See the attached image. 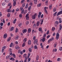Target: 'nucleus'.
Segmentation results:
<instances>
[{
  "label": "nucleus",
  "mask_w": 62,
  "mask_h": 62,
  "mask_svg": "<svg viewBox=\"0 0 62 62\" xmlns=\"http://www.w3.org/2000/svg\"><path fill=\"white\" fill-rule=\"evenodd\" d=\"M62 14V11H61L59 12L57 14V16H58L60 14Z\"/></svg>",
  "instance_id": "obj_1"
},
{
  "label": "nucleus",
  "mask_w": 62,
  "mask_h": 62,
  "mask_svg": "<svg viewBox=\"0 0 62 62\" xmlns=\"http://www.w3.org/2000/svg\"><path fill=\"white\" fill-rule=\"evenodd\" d=\"M56 36V39H58L59 38V33H57Z\"/></svg>",
  "instance_id": "obj_2"
},
{
  "label": "nucleus",
  "mask_w": 62,
  "mask_h": 62,
  "mask_svg": "<svg viewBox=\"0 0 62 62\" xmlns=\"http://www.w3.org/2000/svg\"><path fill=\"white\" fill-rule=\"evenodd\" d=\"M5 47H6L5 46L3 47L2 48V53H3L4 52V50H5Z\"/></svg>",
  "instance_id": "obj_3"
},
{
  "label": "nucleus",
  "mask_w": 62,
  "mask_h": 62,
  "mask_svg": "<svg viewBox=\"0 0 62 62\" xmlns=\"http://www.w3.org/2000/svg\"><path fill=\"white\" fill-rule=\"evenodd\" d=\"M8 35L7 34L5 33L4 34V35L3 36V38L4 39H6L7 37V36Z\"/></svg>",
  "instance_id": "obj_4"
},
{
  "label": "nucleus",
  "mask_w": 62,
  "mask_h": 62,
  "mask_svg": "<svg viewBox=\"0 0 62 62\" xmlns=\"http://www.w3.org/2000/svg\"><path fill=\"white\" fill-rule=\"evenodd\" d=\"M46 7H45L44 8V9H45V12L46 14H48V13H47V10L46 9Z\"/></svg>",
  "instance_id": "obj_5"
},
{
  "label": "nucleus",
  "mask_w": 62,
  "mask_h": 62,
  "mask_svg": "<svg viewBox=\"0 0 62 62\" xmlns=\"http://www.w3.org/2000/svg\"><path fill=\"white\" fill-rule=\"evenodd\" d=\"M40 23V22L39 21H38L36 23V26H39V23Z\"/></svg>",
  "instance_id": "obj_6"
},
{
  "label": "nucleus",
  "mask_w": 62,
  "mask_h": 62,
  "mask_svg": "<svg viewBox=\"0 0 62 62\" xmlns=\"http://www.w3.org/2000/svg\"><path fill=\"white\" fill-rule=\"evenodd\" d=\"M31 29L30 28H29L28 30V32L29 33H30L31 31Z\"/></svg>",
  "instance_id": "obj_7"
},
{
  "label": "nucleus",
  "mask_w": 62,
  "mask_h": 62,
  "mask_svg": "<svg viewBox=\"0 0 62 62\" xmlns=\"http://www.w3.org/2000/svg\"><path fill=\"white\" fill-rule=\"evenodd\" d=\"M34 44H36L37 45H38L39 44L38 43V42L36 41H34Z\"/></svg>",
  "instance_id": "obj_8"
},
{
  "label": "nucleus",
  "mask_w": 62,
  "mask_h": 62,
  "mask_svg": "<svg viewBox=\"0 0 62 62\" xmlns=\"http://www.w3.org/2000/svg\"><path fill=\"white\" fill-rule=\"evenodd\" d=\"M22 31L23 33H24V32L26 33L27 31V30L26 29H25L23 31Z\"/></svg>",
  "instance_id": "obj_9"
},
{
  "label": "nucleus",
  "mask_w": 62,
  "mask_h": 62,
  "mask_svg": "<svg viewBox=\"0 0 62 62\" xmlns=\"http://www.w3.org/2000/svg\"><path fill=\"white\" fill-rule=\"evenodd\" d=\"M31 44V40H29L28 41V44L29 45Z\"/></svg>",
  "instance_id": "obj_10"
},
{
  "label": "nucleus",
  "mask_w": 62,
  "mask_h": 62,
  "mask_svg": "<svg viewBox=\"0 0 62 62\" xmlns=\"http://www.w3.org/2000/svg\"><path fill=\"white\" fill-rule=\"evenodd\" d=\"M27 57H25V60L24 61V62H27Z\"/></svg>",
  "instance_id": "obj_11"
},
{
  "label": "nucleus",
  "mask_w": 62,
  "mask_h": 62,
  "mask_svg": "<svg viewBox=\"0 0 62 62\" xmlns=\"http://www.w3.org/2000/svg\"><path fill=\"white\" fill-rule=\"evenodd\" d=\"M10 55H9L8 56H7L6 57V59H8V58H10Z\"/></svg>",
  "instance_id": "obj_12"
},
{
  "label": "nucleus",
  "mask_w": 62,
  "mask_h": 62,
  "mask_svg": "<svg viewBox=\"0 0 62 62\" xmlns=\"http://www.w3.org/2000/svg\"><path fill=\"white\" fill-rule=\"evenodd\" d=\"M28 4L27 3L25 6V8L26 9L27 8H28Z\"/></svg>",
  "instance_id": "obj_13"
},
{
  "label": "nucleus",
  "mask_w": 62,
  "mask_h": 62,
  "mask_svg": "<svg viewBox=\"0 0 62 62\" xmlns=\"http://www.w3.org/2000/svg\"><path fill=\"white\" fill-rule=\"evenodd\" d=\"M11 39V37H9L7 39V41H8H8H9Z\"/></svg>",
  "instance_id": "obj_14"
},
{
  "label": "nucleus",
  "mask_w": 62,
  "mask_h": 62,
  "mask_svg": "<svg viewBox=\"0 0 62 62\" xmlns=\"http://www.w3.org/2000/svg\"><path fill=\"white\" fill-rule=\"evenodd\" d=\"M36 16H35L34 15L32 17V19H36Z\"/></svg>",
  "instance_id": "obj_15"
},
{
  "label": "nucleus",
  "mask_w": 62,
  "mask_h": 62,
  "mask_svg": "<svg viewBox=\"0 0 62 62\" xmlns=\"http://www.w3.org/2000/svg\"><path fill=\"white\" fill-rule=\"evenodd\" d=\"M16 5V1H14V2L13 4V6H15Z\"/></svg>",
  "instance_id": "obj_16"
},
{
  "label": "nucleus",
  "mask_w": 62,
  "mask_h": 62,
  "mask_svg": "<svg viewBox=\"0 0 62 62\" xmlns=\"http://www.w3.org/2000/svg\"><path fill=\"white\" fill-rule=\"evenodd\" d=\"M45 38H43L42 39V41L43 42H44V41H45Z\"/></svg>",
  "instance_id": "obj_17"
},
{
  "label": "nucleus",
  "mask_w": 62,
  "mask_h": 62,
  "mask_svg": "<svg viewBox=\"0 0 62 62\" xmlns=\"http://www.w3.org/2000/svg\"><path fill=\"white\" fill-rule=\"evenodd\" d=\"M10 11H11V10H10V9L9 8V9H8V11H7L8 12V13L9 12H10Z\"/></svg>",
  "instance_id": "obj_18"
},
{
  "label": "nucleus",
  "mask_w": 62,
  "mask_h": 62,
  "mask_svg": "<svg viewBox=\"0 0 62 62\" xmlns=\"http://www.w3.org/2000/svg\"><path fill=\"white\" fill-rule=\"evenodd\" d=\"M52 5L51 4L49 6V8L50 9H52Z\"/></svg>",
  "instance_id": "obj_19"
},
{
  "label": "nucleus",
  "mask_w": 62,
  "mask_h": 62,
  "mask_svg": "<svg viewBox=\"0 0 62 62\" xmlns=\"http://www.w3.org/2000/svg\"><path fill=\"white\" fill-rule=\"evenodd\" d=\"M35 4H37V1L36 0H33Z\"/></svg>",
  "instance_id": "obj_20"
},
{
  "label": "nucleus",
  "mask_w": 62,
  "mask_h": 62,
  "mask_svg": "<svg viewBox=\"0 0 62 62\" xmlns=\"http://www.w3.org/2000/svg\"><path fill=\"white\" fill-rule=\"evenodd\" d=\"M39 31H42V28L40 27L39 28Z\"/></svg>",
  "instance_id": "obj_21"
},
{
  "label": "nucleus",
  "mask_w": 62,
  "mask_h": 62,
  "mask_svg": "<svg viewBox=\"0 0 62 62\" xmlns=\"http://www.w3.org/2000/svg\"><path fill=\"white\" fill-rule=\"evenodd\" d=\"M22 23H20L19 24L18 26L19 27H21V26H22Z\"/></svg>",
  "instance_id": "obj_22"
},
{
  "label": "nucleus",
  "mask_w": 62,
  "mask_h": 62,
  "mask_svg": "<svg viewBox=\"0 0 62 62\" xmlns=\"http://www.w3.org/2000/svg\"><path fill=\"white\" fill-rule=\"evenodd\" d=\"M14 27H12L11 29V31H12L13 30V29H14Z\"/></svg>",
  "instance_id": "obj_23"
},
{
  "label": "nucleus",
  "mask_w": 62,
  "mask_h": 62,
  "mask_svg": "<svg viewBox=\"0 0 62 62\" xmlns=\"http://www.w3.org/2000/svg\"><path fill=\"white\" fill-rule=\"evenodd\" d=\"M13 46V43H11L10 45V47H11Z\"/></svg>",
  "instance_id": "obj_24"
},
{
  "label": "nucleus",
  "mask_w": 62,
  "mask_h": 62,
  "mask_svg": "<svg viewBox=\"0 0 62 62\" xmlns=\"http://www.w3.org/2000/svg\"><path fill=\"white\" fill-rule=\"evenodd\" d=\"M61 60V58H58L57 59V61H59Z\"/></svg>",
  "instance_id": "obj_25"
},
{
  "label": "nucleus",
  "mask_w": 62,
  "mask_h": 62,
  "mask_svg": "<svg viewBox=\"0 0 62 62\" xmlns=\"http://www.w3.org/2000/svg\"><path fill=\"white\" fill-rule=\"evenodd\" d=\"M24 40L23 41H24V42H25V41H26V40H27V39L26 38H24Z\"/></svg>",
  "instance_id": "obj_26"
},
{
  "label": "nucleus",
  "mask_w": 62,
  "mask_h": 62,
  "mask_svg": "<svg viewBox=\"0 0 62 62\" xmlns=\"http://www.w3.org/2000/svg\"><path fill=\"white\" fill-rule=\"evenodd\" d=\"M31 6H30L28 8V9L29 10H31Z\"/></svg>",
  "instance_id": "obj_27"
},
{
  "label": "nucleus",
  "mask_w": 62,
  "mask_h": 62,
  "mask_svg": "<svg viewBox=\"0 0 62 62\" xmlns=\"http://www.w3.org/2000/svg\"><path fill=\"white\" fill-rule=\"evenodd\" d=\"M16 19H15L14 20V22H13L14 24H15V23H16Z\"/></svg>",
  "instance_id": "obj_28"
},
{
  "label": "nucleus",
  "mask_w": 62,
  "mask_h": 62,
  "mask_svg": "<svg viewBox=\"0 0 62 62\" xmlns=\"http://www.w3.org/2000/svg\"><path fill=\"white\" fill-rule=\"evenodd\" d=\"M54 30H55V28L54 27H53L52 28V31H54Z\"/></svg>",
  "instance_id": "obj_29"
},
{
  "label": "nucleus",
  "mask_w": 62,
  "mask_h": 62,
  "mask_svg": "<svg viewBox=\"0 0 62 62\" xmlns=\"http://www.w3.org/2000/svg\"><path fill=\"white\" fill-rule=\"evenodd\" d=\"M39 58V56H36V60L37 61V60H38V59Z\"/></svg>",
  "instance_id": "obj_30"
},
{
  "label": "nucleus",
  "mask_w": 62,
  "mask_h": 62,
  "mask_svg": "<svg viewBox=\"0 0 62 62\" xmlns=\"http://www.w3.org/2000/svg\"><path fill=\"white\" fill-rule=\"evenodd\" d=\"M5 1L6 2L8 3V2H9V0H5Z\"/></svg>",
  "instance_id": "obj_31"
},
{
  "label": "nucleus",
  "mask_w": 62,
  "mask_h": 62,
  "mask_svg": "<svg viewBox=\"0 0 62 62\" xmlns=\"http://www.w3.org/2000/svg\"><path fill=\"white\" fill-rule=\"evenodd\" d=\"M13 56L14 58H15L16 57V55H15V54H13Z\"/></svg>",
  "instance_id": "obj_32"
},
{
  "label": "nucleus",
  "mask_w": 62,
  "mask_h": 62,
  "mask_svg": "<svg viewBox=\"0 0 62 62\" xmlns=\"http://www.w3.org/2000/svg\"><path fill=\"white\" fill-rule=\"evenodd\" d=\"M43 20H44V19H43L41 21V22L40 24H42V23H43Z\"/></svg>",
  "instance_id": "obj_33"
},
{
  "label": "nucleus",
  "mask_w": 62,
  "mask_h": 62,
  "mask_svg": "<svg viewBox=\"0 0 62 62\" xmlns=\"http://www.w3.org/2000/svg\"><path fill=\"white\" fill-rule=\"evenodd\" d=\"M29 51L30 52H32V49L31 48H30L29 49Z\"/></svg>",
  "instance_id": "obj_34"
},
{
  "label": "nucleus",
  "mask_w": 62,
  "mask_h": 62,
  "mask_svg": "<svg viewBox=\"0 0 62 62\" xmlns=\"http://www.w3.org/2000/svg\"><path fill=\"white\" fill-rule=\"evenodd\" d=\"M34 48L35 49H37V46H36V45H35L34 46Z\"/></svg>",
  "instance_id": "obj_35"
},
{
  "label": "nucleus",
  "mask_w": 62,
  "mask_h": 62,
  "mask_svg": "<svg viewBox=\"0 0 62 62\" xmlns=\"http://www.w3.org/2000/svg\"><path fill=\"white\" fill-rule=\"evenodd\" d=\"M3 23H0V26H3Z\"/></svg>",
  "instance_id": "obj_36"
},
{
  "label": "nucleus",
  "mask_w": 62,
  "mask_h": 62,
  "mask_svg": "<svg viewBox=\"0 0 62 62\" xmlns=\"http://www.w3.org/2000/svg\"><path fill=\"white\" fill-rule=\"evenodd\" d=\"M46 33H45L44 35H43V38H45V37H46Z\"/></svg>",
  "instance_id": "obj_37"
},
{
  "label": "nucleus",
  "mask_w": 62,
  "mask_h": 62,
  "mask_svg": "<svg viewBox=\"0 0 62 62\" xmlns=\"http://www.w3.org/2000/svg\"><path fill=\"white\" fill-rule=\"evenodd\" d=\"M57 13V12H56L55 13H54V16H55L56 15V14Z\"/></svg>",
  "instance_id": "obj_38"
},
{
  "label": "nucleus",
  "mask_w": 62,
  "mask_h": 62,
  "mask_svg": "<svg viewBox=\"0 0 62 62\" xmlns=\"http://www.w3.org/2000/svg\"><path fill=\"white\" fill-rule=\"evenodd\" d=\"M49 33V31L48 30L47 31L46 33V35H48Z\"/></svg>",
  "instance_id": "obj_39"
},
{
  "label": "nucleus",
  "mask_w": 62,
  "mask_h": 62,
  "mask_svg": "<svg viewBox=\"0 0 62 62\" xmlns=\"http://www.w3.org/2000/svg\"><path fill=\"white\" fill-rule=\"evenodd\" d=\"M30 56V54H28L27 56V58H29V56Z\"/></svg>",
  "instance_id": "obj_40"
},
{
  "label": "nucleus",
  "mask_w": 62,
  "mask_h": 62,
  "mask_svg": "<svg viewBox=\"0 0 62 62\" xmlns=\"http://www.w3.org/2000/svg\"><path fill=\"white\" fill-rule=\"evenodd\" d=\"M41 4H39L38 5H37V7H40L41 6Z\"/></svg>",
  "instance_id": "obj_41"
},
{
  "label": "nucleus",
  "mask_w": 62,
  "mask_h": 62,
  "mask_svg": "<svg viewBox=\"0 0 62 62\" xmlns=\"http://www.w3.org/2000/svg\"><path fill=\"white\" fill-rule=\"evenodd\" d=\"M56 10V9L55 8H54L53 9V11L54 12H55Z\"/></svg>",
  "instance_id": "obj_42"
},
{
  "label": "nucleus",
  "mask_w": 62,
  "mask_h": 62,
  "mask_svg": "<svg viewBox=\"0 0 62 62\" xmlns=\"http://www.w3.org/2000/svg\"><path fill=\"white\" fill-rule=\"evenodd\" d=\"M20 10V9H19V8H17V9H16V11H19Z\"/></svg>",
  "instance_id": "obj_43"
},
{
  "label": "nucleus",
  "mask_w": 62,
  "mask_h": 62,
  "mask_svg": "<svg viewBox=\"0 0 62 62\" xmlns=\"http://www.w3.org/2000/svg\"><path fill=\"white\" fill-rule=\"evenodd\" d=\"M25 3H24L22 4V7H25Z\"/></svg>",
  "instance_id": "obj_44"
},
{
  "label": "nucleus",
  "mask_w": 62,
  "mask_h": 62,
  "mask_svg": "<svg viewBox=\"0 0 62 62\" xmlns=\"http://www.w3.org/2000/svg\"><path fill=\"white\" fill-rule=\"evenodd\" d=\"M25 43H23L22 45V47H24L25 46Z\"/></svg>",
  "instance_id": "obj_45"
},
{
  "label": "nucleus",
  "mask_w": 62,
  "mask_h": 62,
  "mask_svg": "<svg viewBox=\"0 0 62 62\" xmlns=\"http://www.w3.org/2000/svg\"><path fill=\"white\" fill-rule=\"evenodd\" d=\"M24 0H22V1L21 2V3H24Z\"/></svg>",
  "instance_id": "obj_46"
},
{
  "label": "nucleus",
  "mask_w": 62,
  "mask_h": 62,
  "mask_svg": "<svg viewBox=\"0 0 62 62\" xmlns=\"http://www.w3.org/2000/svg\"><path fill=\"white\" fill-rule=\"evenodd\" d=\"M10 14L9 13H8L7 15V17H10Z\"/></svg>",
  "instance_id": "obj_47"
},
{
  "label": "nucleus",
  "mask_w": 62,
  "mask_h": 62,
  "mask_svg": "<svg viewBox=\"0 0 62 62\" xmlns=\"http://www.w3.org/2000/svg\"><path fill=\"white\" fill-rule=\"evenodd\" d=\"M29 24V22L28 21H27L26 22V25H28Z\"/></svg>",
  "instance_id": "obj_48"
},
{
  "label": "nucleus",
  "mask_w": 62,
  "mask_h": 62,
  "mask_svg": "<svg viewBox=\"0 0 62 62\" xmlns=\"http://www.w3.org/2000/svg\"><path fill=\"white\" fill-rule=\"evenodd\" d=\"M59 50L60 51H62V47H60L59 48Z\"/></svg>",
  "instance_id": "obj_49"
},
{
  "label": "nucleus",
  "mask_w": 62,
  "mask_h": 62,
  "mask_svg": "<svg viewBox=\"0 0 62 62\" xmlns=\"http://www.w3.org/2000/svg\"><path fill=\"white\" fill-rule=\"evenodd\" d=\"M26 54H24L23 55V57H25V56H26Z\"/></svg>",
  "instance_id": "obj_50"
},
{
  "label": "nucleus",
  "mask_w": 62,
  "mask_h": 62,
  "mask_svg": "<svg viewBox=\"0 0 62 62\" xmlns=\"http://www.w3.org/2000/svg\"><path fill=\"white\" fill-rule=\"evenodd\" d=\"M50 35H49L47 36V39H49V38H50Z\"/></svg>",
  "instance_id": "obj_51"
},
{
  "label": "nucleus",
  "mask_w": 62,
  "mask_h": 62,
  "mask_svg": "<svg viewBox=\"0 0 62 62\" xmlns=\"http://www.w3.org/2000/svg\"><path fill=\"white\" fill-rule=\"evenodd\" d=\"M28 15H29V14H27L26 15V17H28Z\"/></svg>",
  "instance_id": "obj_52"
},
{
  "label": "nucleus",
  "mask_w": 62,
  "mask_h": 62,
  "mask_svg": "<svg viewBox=\"0 0 62 62\" xmlns=\"http://www.w3.org/2000/svg\"><path fill=\"white\" fill-rule=\"evenodd\" d=\"M10 22H9L8 23V26H9V25H10Z\"/></svg>",
  "instance_id": "obj_53"
},
{
  "label": "nucleus",
  "mask_w": 62,
  "mask_h": 62,
  "mask_svg": "<svg viewBox=\"0 0 62 62\" xmlns=\"http://www.w3.org/2000/svg\"><path fill=\"white\" fill-rule=\"evenodd\" d=\"M9 54L11 55H12V52H10L9 53Z\"/></svg>",
  "instance_id": "obj_54"
},
{
  "label": "nucleus",
  "mask_w": 62,
  "mask_h": 62,
  "mask_svg": "<svg viewBox=\"0 0 62 62\" xmlns=\"http://www.w3.org/2000/svg\"><path fill=\"white\" fill-rule=\"evenodd\" d=\"M56 44H54V48H55L56 47Z\"/></svg>",
  "instance_id": "obj_55"
},
{
  "label": "nucleus",
  "mask_w": 62,
  "mask_h": 62,
  "mask_svg": "<svg viewBox=\"0 0 62 62\" xmlns=\"http://www.w3.org/2000/svg\"><path fill=\"white\" fill-rule=\"evenodd\" d=\"M18 38H19V37H18V36H16V39H18Z\"/></svg>",
  "instance_id": "obj_56"
},
{
  "label": "nucleus",
  "mask_w": 62,
  "mask_h": 62,
  "mask_svg": "<svg viewBox=\"0 0 62 62\" xmlns=\"http://www.w3.org/2000/svg\"><path fill=\"white\" fill-rule=\"evenodd\" d=\"M36 23L34 24L33 25V26H34L35 27H36Z\"/></svg>",
  "instance_id": "obj_57"
},
{
  "label": "nucleus",
  "mask_w": 62,
  "mask_h": 62,
  "mask_svg": "<svg viewBox=\"0 0 62 62\" xmlns=\"http://www.w3.org/2000/svg\"><path fill=\"white\" fill-rule=\"evenodd\" d=\"M33 40H35V39H36V37H35V36H34L33 37Z\"/></svg>",
  "instance_id": "obj_58"
},
{
  "label": "nucleus",
  "mask_w": 62,
  "mask_h": 62,
  "mask_svg": "<svg viewBox=\"0 0 62 62\" xmlns=\"http://www.w3.org/2000/svg\"><path fill=\"white\" fill-rule=\"evenodd\" d=\"M30 5H31V6L33 5V3H32L31 2L30 3Z\"/></svg>",
  "instance_id": "obj_59"
},
{
  "label": "nucleus",
  "mask_w": 62,
  "mask_h": 62,
  "mask_svg": "<svg viewBox=\"0 0 62 62\" xmlns=\"http://www.w3.org/2000/svg\"><path fill=\"white\" fill-rule=\"evenodd\" d=\"M17 31H18V28H16V30L15 31L16 33H17Z\"/></svg>",
  "instance_id": "obj_60"
},
{
  "label": "nucleus",
  "mask_w": 62,
  "mask_h": 62,
  "mask_svg": "<svg viewBox=\"0 0 62 62\" xmlns=\"http://www.w3.org/2000/svg\"><path fill=\"white\" fill-rule=\"evenodd\" d=\"M55 23L56 24H58V21H56L55 22Z\"/></svg>",
  "instance_id": "obj_61"
},
{
  "label": "nucleus",
  "mask_w": 62,
  "mask_h": 62,
  "mask_svg": "<svg viewBox=\"0 0 62 62\" xmlns=\"http://www.w3.org/2000/svg\"><path fill=\"white\" fill-rule=\"evenodd\" d=\"M11 5V3H9L8 5V7H9V6H10Z\"/></svg>",
  "instance_id": "obj_62"
},
{
  "label": "nucleus",
  "mask_w": 62,
  "mask_h": 62,
  "mask_svg": "<svg viewBox=\"0 0 62 62\" xmlns=\"http://www.w3.org/2000/svg\"><path fill=\"white\" fill-rule=\"evenodd\" d=\"M41 16V15L39 14L38 16V17L39 18H40Z\"/></svg>",
  "instance_id": "obj_63"
},
{
  "label": "nucleus",
  "mask_w": 62,
  "mask_h": 62,
  "mask_svg": "<svg viewBox=\"0 0 62 62\" xmlns=\"http://www.w3.org/2000/svg\"><path fill=\"white\" fill-rule=\"evenodd\" d=\"M19 17H22V15L21 14L19 15Z\"/></svg>",
  "instance_id": "obj_64"
}]
</instances>
